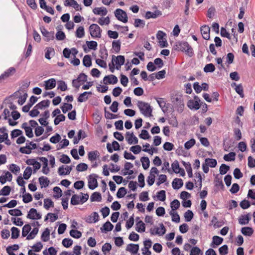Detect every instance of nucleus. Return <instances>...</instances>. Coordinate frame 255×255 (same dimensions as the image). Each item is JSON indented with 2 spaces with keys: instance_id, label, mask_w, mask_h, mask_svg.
Masks as SVG:
<instances>
[{
  "instance_id": "680f3d73",
  "label": "nucleus",
  "mask_w": 255,
  "mask_h": 255,
  "mask_svg": "<svg viewBox=\"0 0 255 255\" xmlns=\"http://www.w3.org/2000/svg\"><path fill=\"white\" fill-rule=\"evenodd\" d=\"M73 240L69 238H65L62 240V245L66 248H69L73 244Z\"/></svg>"
},
{
  "instance_id": "4c0bfd02",
  "label": "nucleus",
  "mask_w": 255,
  "mask_h": 255,
  "mask_svg": "<svg viewBox=\"0 0 255 255\" xmlns=\"http://www.w3.org/2000/svg\"><path fill=\"white\" fill-rule=\"evenodd\" d=\"M11 191V188L9 186H4L0 191V195L8 196Z\"/></svg>"
},
{
  "instance_id": "49530a36",
  "label": "nucleus",
  "mask_w": 255,
  "mask_h": 255,
  "mask_svg": "<svg viewBox=\"0 0 255 255\" xmlns=\"http://www.w3.org/2000/svg\"><path fill=\"white\" fill-rule=\"evenodd\" d=\"M85 35L84 28L83 26H79L76 31V36L77 37L81 38Z\"/></svg>"
},
{
  "instance_id": "6ab92c4d",
  "label": "nucleus",
  "mask_w": 255,
  "mask_h": 255,
  "mask_svg": "<svg viewBox=\"0 0 255 255\" xmlns=\"http://www.w3.org/2000/svg\"><path fill=\"white\" fill-rule=\"evenodd\" d=\"M139 250V246L138 244H129L127 248L126 251H128L132 254H136Z\"/></svg>"
},
{
  "instance_id": "69168bd1",
  "label": "nucleus",
  "mask_w": 255,
  "mask_h": 255,
  "mask_svg": "<svg viewBox=\"0 0 255 255\" xmlns=\"http://www.w3.org/2000/svg\"><path fill=\"white\" fill-rule=\"evenodd\" d=\"M240 206L243 209H247L251 206V203L248 200L244 199L240 202Z\"/></svg>"
},
{
  "instance_id": "bb28decb",
  "label": "nucleus",
  "mask_w": 255,
  "mask_h": 255,
  "mask_svg": "<svg viewBox=\"0 0 255 255\" xmlns=\"http://www.w3.org/2000/svg\"><path fill=\"white\" fill-rule=\"evenodd\" d=\"M91 202H100L102 200V196L100 193L98 192H94L90 197Z\"/></svg>"
},
{
  "instance_id": "37998d69",
  "label": "nucleus",
  "mask_w": 255,
  "mask_h": 255,
  "mask_svg": "<svg viewBox=\"0 0 255 255\" xmlns=\"http://www.w3.org/2000/svg\"><path fill=\"white\" fill-rule=\"evenodd\" d=\"M215 70V67L212 63L206 64L204 68V71L206 73L213 72Z\"/></svg>"
},
{
  "instance_id": "a18cd8bd",
  "label": "nucleus",
  "mask_w": 255,
  "mask_h": 255,
  "mask_svg": "<svg viewBox=\"0 0 255 255\" xmlns=\"http://www.w3.org/2000/svg\"><path fill=\"white\" fill-rule=\"evenodd\" d=\"M53 206L54 203L51 199L46 198L44 200V207L46 210H48L50 207H53Z\"/></svg>"
},
{
  "instance_id": "052dcab7",
  "label": "nucleus",
  "mask_w": 255,
  "mask_h": 255,
  "mask_svg": "<svg viewBox=\"0 0 255 255\" xmlns=\"http://www.w3.org/2000/svg\"><path fill=\"white\" fill-rule=\"evenodd\" d=\"M8 213L13 216H20L22 215V212L18 209H10L8 210Z\"/></svg>"
},
{
  "instance_id": "9d476101",
  "label": "nucleus",
  "mask_w": 255,
  "mask_h": 255,
  "mask_svg": "<svg viewBox=\"0 0 255 255\" xmlns=\"http://www.w3.org/2000/svg\"><path fill=\"white\" fill-rule=\"evenodd\" d=\"M126 139L129 144H137L138 141L137 138L134 135L133 133H130L129 131L126 132Z\"/></svg>"
},
{
  "instance_id": "c756f323",
  "label": "nucleus",
  "mask_w": 255,
  "mask_h": 255,
  "mask_svg": "<svg viewBox=\"0 0 255 255\" xmlns=\"http://www.w3.org/2000/svg\"><path fill=\"white\" fill-rule=\"evenodd\" d=\"M114 58H116V63L117 65H119V67H121V66L124 64L125 61V58L124 56L119 55L117 57H116L115 56L113 55L112 60H114Z\"/></svg>"
},
{
  "instance_id": "a878e982",
  "label": "nucleus",
  "mask_w": 255,
  "mask_h": 255,
  "mask_svg": "<svg viewBox=\"0 0 255 255\" xmlns=\"http://www.w3.org/2000/svg\"><path fill=\"white\" fill-rule=\"evenodd\" d=\"M50 101L48 100H43L35 106V108L42 109L43 108L48 107L50 105Z\"/></svg>"
},
{
  "instance_id": "58836bf2",
  "label": "nucleus",
  "mask_w": 255,
  "mask_h": 255,
  "mask_svg": "<svg viewBox=\"0 0 255 255\" xmlns=\"http://www.w3.org/2000/svg\"><path fill=\"white\" fill-rule=\"evenodd\" d=\"M127 193V189L125 187H122L119 189L116 195L118 198H122L126 195Z\"/></svg>"
},
{
  "instance_id": "f257e3e1",
  "label": "nucleus",
  "mask_w": 255,
  "mask_h": 255,
  "mask_svg": "<svg viewBox=\"0 0 255 255\" xmlns=\"http://www.w3.org/2000/svg\"><path fill=\"white\" fill-rule=\"evenodd\" d=\"M173 48L175 50L185 52L190 57H192L194 54L192 48L186 41H181L176 42L174 45Z\"/></svg>"
},
{
  "instance_id": "6e6552de",
  "label": "nucleus",
  "mask_w": 255,
  "mask_h": 255,
  "mask_svg": "<svg viewBox=\"0 0 255 255\" xmlns=\"http://www.w3.org/2000/svg\"><path fill=\"white\" fill-rule=\"evenodd\" d=\"M40 29L42 34L45 37V41H49L50 40L54 39V31L49 32L43 26L40 27Z\"/></svg>"
},
{
  "instance_id": "ea45409f",
  "label": "nucleus",
  "mask_w": 255,
  "mask_h": 255,
  "mask_svg": "<svg viewBox=\"0 0 255 255\" xmlns=\"http://www.w3.org/2000/svg\"><path fill=\"white\" fill-rule=\"evenodd\" d=\"M11 238L12 239H17L19 236L20 230L15 227H13L11 229Z\"/></svg>"
},
{
  "instance_id": "603ef678",
  "label": "nucleus",
  "mask_w": 255,
  "mask_h": 255,
  "mask_svg": "<svg viewBox=\"0 0 255 255\" xmlns=\"http://www.w3.org/2000/svg\"><path fill=\"white\" fill-rule=\"evenodd\" d=\"M60 108L62 110V112L64 114H66L67 112L72 110L73 106L71 104L64 103L63 106H62Z\"/></svg>"
},
{
  "instance_id": "4468645a",
  "label": "nucleus",
  "mask_w": 255,
  "mask_h": 255,
  "mask_svg": "<svg viewBox=\"0 0 255 255\" xmlns=\"http://www.w3.org/2000/svg\"><path fill=\"white\" fill-rule=\"evenodd\" d=\"M251 217L250 213L246 215H242L239 218V223L240 225H247L251 220Z\"/></svg>"
},
{
  "instance_id": "f704fd0d",
  "label": "nucleus",
  "mask_w": 255,
  "mask_h": 255,
  "mask_svg": "<svg viewBox=\"0 0 255 255\" xmlns=\"http://www.w3.org/2000/svg\"><path fill=\"white\" fill-rule=\"evenodd\" d=\"M49 236L50 231L48 228H46L41 235V239L43 242H47L49 239Z\"/></svg>"
},
{
  "instance_id": "bf43d9fd",
  "label": "nucleus",
  "mask_w": 255,
  "mask_h": 255,
  "mask_svg": "<svg viewBox=\"0 0 255 255\" xmlns=\"http://www.w3.org/2000/svg\"><path fill=\"white\" fill-rule=\"evenodd\" d=\"M205 161L207 165L211 167H215L217 164V160L213 158H207Z\"/></svg>"
},
{
  "instance_id": "473e14b6",
  "label": "nucleus",
  "mask_w": 255,
  "mask_h": 255,
  "mask_svg": "<svg viewBox=\"0 0 255 255\" xmlns=\"http://www.w3.org/2000/svg\"><path fill=\"white\" fill-rule=\"evenodd\" d=\"M99 152L97 150L90 151L88 153V159L90 161H93L96 159V158L99 156Z\"/></svg>"
},
{
  "instance_id": "13d9d810",
  "label": "nucleus",
  "mask_w": 255,
  "mask_h": 255,
  "mask_svg": "<svg viewBox=\"0 0 255 255\" xmlns=\"http://www.w3.org/2000/svg\"><path fill=\"white\" fill-rule=\"evenodd\" d=\"M196 141L194 138H191L189 140L186 141L184 144L185 148L186 149H190L195 145Z\"/></svg>"
},
{
  "instance_id": "c9c22d12",
  "label": "nucleus",
  "mask_w": 255,
  "mask_h": 255,
  "mask_svg": "<svg viewBox=\"0 0 255 255\" xmlns=\"http://www.w3.org/2000/svg\"><path fill=\"white\" fill-rule=\"evenodd\" d=\"M236 155L235 152H231L224 156V159L227 161H234L235 159Z\"/></svg>"
},
{
  "instance_id": "774afa93",
  "label": "nucleus",
  "mask_w": 255,
  "mask_h": 255,
  "mask_svg": "<svg viewBox=\"0 0 255 255\" xmlns=\"http://www.w3.org/2000/svg\"><path fill=\"white\" fill-rule=\"evenodd\" d=\"M200 254L202 255L200 249L197 247H194L191 249L190 255H199Z\"/></svg>"
},
{
  "instance_id": "f03ea898",
  "label": "nucleus",
  "mask_w": 255,
  "mask_h": 255,
  "mask_svg": "<svg viewBox=\"0 0 255 255\" xmlns=\"http://www.w3.org/2000/svg\"><path fill=\"white\" fill-rule=\"evenodd\" d=\"M171 101L177 111L181 113L184 108V99L183 96L179 94L173 95L171 97Z\"/></svg>"
},
{
  "instance_id": "cd10ccee",
  "label": "nucleus",
  "mask_w": 255,
  "mask_h": 255,
  "mask_svg": "<svg viewBox=\"0 0 255 255\" xmlns=\"http://www.w3.org/2000/svg\"><path fill=\"white\" fill-rule=\"evenodd\" d=\"M135 230L138 232H144L145 230V225L141 220L137 222Z\"/></svg>"
},
{
  "instance_id": "0e129e2a",
  "label": "nucleus",
  "mask_w": 255,
  "mask_h": 255,
  "mask_svg": "<svg viewBox=\"0 0 255 255\" xmlns=\"http://www.w3.org/2000/svg\"><path fill=\"white\" fill-rule=\"evenodd\" d=\"M86 44L88 48L90 49L96 50L97 48L98 44L96 41H87Z\"/></svg>"
},
{
  "instance_id": "393cba45",
  "label": "nucleus",
  "mask_w": 255,
  "mask_h": 255,
  "mask_svg": "<svg viewBox=\"0 0 255 255\" xmlns=\"http://www.w3.org/2000/svg\"><path fill=\"white\" fill-rule=\"evenodd\" d=\"M241 232L245 236H251L254 233V230L251 227H246L242 228Z\"/></svg>"
},
{
  "instance_id": "2eb2a0df",
  "label": "nucleus",
  "mask_w": 255,
  "mask_h": 255,
  "mask_svg": "<svg viewBox=\"0 0 255 255\" xmlns=\"http://www.w3.org/2000/svg\"><path fill=\"white\" fill-rule=\"evenodd\" d=\"M188 107L191 110H197L200 109V104L197 101L190 100L187 102Z\"/></svg>"
},
{
  "instance_id": "72a5a7b5",
  "label": "nucleus",
  "mask_w": 255,
  "mask_h": 255,
  "mask_svg": "<svg viewBox=\"0 0 255 255\" xmlns=\"http://www.w3.org/2000/svg\"><path fill=\"white\" fill-rule=\"evenodd\" d=\"M70 203L73 205L81 204L80 196L77 194H74L71 199Z\"/></svg>"
},
{
  "instance_id": "a211bd4d",
  "label": "nucleus",
  "mask_w": 255,
  "mask_h": 255,
  "mask_svg": "<svg viewBox=\"0 0 255 255\" xmlns=\"http://www.w3.org/2000/svg\"><path fill=\"white\" fill-rule=\"evenodd\" d=\"M93 12L97 15L105 16L107 14L108 11L105 7H95L93 9Z\"/></svg>"
},
{
  "instance_id": "3c124183",
  "label": "nucleus",
  "mask_w": 255,
  "mask_h": 255,
  "mask_svg": "<svg viewBox=\"0 0 255 255\" xmlns=\"http://www.w3.org/2000/svg\"><path fill=\"white\" fill-rule=\"evenodd\" d=\"M65 116L63 114H60L56 116L54 120V123L55 126L58 125L60 122H63L65 120Z\"/></svg>"
},
{
  "instance_id": "423d86ee",
  "label": "nucleus",
  "mask_w": 255,
  "mask_h": 255,
  "mask_svg": "<svg viewBox=\"0 0 255 255\" xmlns=\"http://www.w3.org/2000/svg\"><path fill=\"white\" fill-rule=\"evenodd\" d=\"M115 15L117 18L124 23L128 22V17L127 13L120 8H118L115 11Z\"/></svg>"
},
{
  "instance_id": "39448f33",
  "label": "nucleus",
  "mask_w": 255,
  "mask_h": 255,
  "mask_svg": "<svg viewBox=\"0 0 255 255\" xmlns=\"http://www.w3.org/2000/svg\"><path fill=\"white\" fill-rule=\"evenodd\" d=\"M98 177V175L96 174H92L88 177V185L90 189L94 190L98 187V182L97 178Z\"/></svg>"
},
{
  "instance_id": "20e7f679",
  "label": "nucleus",
  "mask_w": 255,
  "mask_h": 255,
  "mask_svg": "<svg viewBox=\"0 0 255 255\" xmlns=\"http://www.w3.org/2000/svg\"><path fill=\"white\" fill-rule=\"evenodd\" d=\"M91 36L93 37L100 38L102 30L97 24H92L89 28Z\"/></svg>"
},
{
  "instance_id": "f3484780",
  "label": "nucleus",
  "mask_w": 255,
  "mask_h": 255,
  "mask_svg": "<svg viewBox=\"0 0 255 255\" xmlns=\"http://www.w3.org/2000/svg\"><path fill=\"white\" fill-rule=\"evenodd\" d=\"M45 90H49L54 88L56 86V81L54 79L51 78L44 82Z\"/></svg>"
},
{
  "instance_id": "6e6d98bb",
  "label": "nucleus",
  "mask_w": 255,
  "mask_h": 255,
  "mask_svg": "<svg viewBox=\"0 0 255 255\" xmlns=\"http://www.w3.org/2000/svg\"><path fill=\"white\" fill-rule=\"evenodd\" d=\"M156 197L160 201H164L166 199L165 191L164 190H160L156 194Z\"/></svg>"
},
{
  "instance_id": "2f4dec72",
  "label": "nucleus",
  "mask_w": 255,
  "mask_h": 255,
  "mask_svg": "<svg viewBox=\"0 0 255 255\" xmlns=\"http://www.w3.org/2000/svg\"><path fill=\"white\" fill-rule=\"evenodd\" d=\"M83 65L86 67H90L92 65L91 56L89 55H86L83 59Z\"/></svg>"
},
{
  "instance_id": "f8f14e48",
  "label": "nucleus",
  "mask_w": 255,
  "mask_h": 255,
  "mask_svg": "<svg viewBox=\"0 0 255 255\" xmlns=\"http://www.w3.org/2000/svg\"><path fill=\"white\" fill-rule=\"evenodd\" d=\"M210 28L207 25H204L201 27V33L202 37L206 40L210 39Z\"/></svg>"
},
{
  "instance_id": "5fc2aeb1",
  "label": "nucleus",
  "mask_w": 255,
  "mask_h": 255,
  "mask_svg": "<svg viewBox=\"0 0 255 255\" xmlns=\"http://www.w3.org/2000/svg\"><path fill=\"white\" fill-rule=\"evenodd\" d=\"M230 169V166L225 164H222L220 167V173L222 175L225 174Z\"/></svg>"
},
{
  "instance_id": "338daca9",
  "label": "nucleus",
  "mask_w": 255,
  "mask_h": 255,
  "mask_svg": "<svg viewBox=\"0 0 255 255\" xmlns=\"http://www.w3.org/2000/svg\"><path fill=\"white\" fill-rule=\"evenodd\" d=\"M220 255H226L228 253V247L226 245H224L219 249Z\"/></svg>"
},
{
  "instance_id": "79ce46f5",
  "label": "nucleus",
  "mask_w": 255,
  "mask_h": 255,
  "mask_svg": "<svg viewBox=\"0 0 255 255\" xmlns=\"http://www.w3.org/2000/svg\"><path fill=\"white\" fill-rule=\"evenodd\" d=\"M184 216L186 222H190L193 219L194 214L191 210H188L184 213Z\"/></svg>"
},
{
  "instance_id": "de8ad7c7",
  "label": "nucleus",
  "mask_w": 255,
  "mask_h": 255,
  "mask_svg": "<svg viewBox=\"0 0 255 255\" xmlns=\"http://www.w3.org/2000/svg\"><path fill=\"white\" fill-rule=\"evenodd\" d=\"M32 174V168L30 167H27L23 173V178L25 180L28 179Z\"/></svg>"
},
{
  "instance_id": "9b49d317",
  "label": "nucleus",
  "mask_w": 255,
  "mask_h": 255,
  "mask_svg": "<svg viewBox=\"0 0 255 255\" xmlns=\"http://www.w3.org/2000/svg\"><path fill=\"white\" fill-rule=\"evenodd\" d=\"M118 81L117 77L114 75H110L105 76L103 82L105 84H115Z\"/></svg>"
},
{
  "instance_id": "ddd939ff",
  "label": "nucleus",
  "mask_w": 255,
  "mask_h": 255,
  "mask_svg": "<svg viewBox=\"0 0 255 255\" xmlns=\"http://www.w3.org/2000/svg\"><path fill=\"white\" fill-rule=\"evenodd\" d=\"M72 169L71 166H67L66 168H64V166H60L58 169V173L59 175H65L70 174Z\"/></svg>"
},
{
  "instance_id": "e433bc0d",
  "label": "nucleus",
  "mask_w": 255,
  "mask_h": 255,
  "mask_svg": "<svg viewBox=\"0 0 255 255\" xmlns=\"http://www.w3.org/2000/svg\"><path fill=\"white\" fill-rule=\"evenodd\" d=\"M159 226L160 227V231H159V228L157 227L155 228L156 230L155 234L159 236H162L165 233L166 229L162 223L160 224Z\"/></svg>"
},
{
  "instance_id": "5701e85b",
  "label": "nucleus",
  "mask_w": 255,
  "mask_h": 255,
  "mask_svg": "<svg viewBox=\"0 0 255 255\" xmlns=\"http://www.w3.org/2000/svg\"><path fill=\"white\" fill-rule=\"evenodd\" d=\"M91 92H84V93L80 94L77 100L78 102L82 103L86 101L88 99V95H92Z\"/></svg>"
},
{
  "instance_id": "412c9836",
  "label": "nucleus",
  "mask_w": 255,
  "mask_h": 255,
  "mask_svg": "<svg viewBox=\"0 0 255 255\" xmlns=\"http://www.w3.org/2000/svg\"><path fill=\"white\" fill-rule=\"evenodd\" d=\"M223 242V239L220 237L215 236L213 237V241L211 244V247L215 248L216 247L215 246H219L221 245Z\"/></svg>"
},
{
  "instance_id": "8fccbe9b",
  "label": "nucleus",
  "mask_w": 255,
  "mask_h": 255,
  "mask_svg": "<svg viewBox=\"0 0 255 255\" xmlns=\"http://www.w3.org/2000/svg\"><path fill=\"white\" fill-rule=\"evenodd\" d=\"M112 47L117 53L119 52L121 50L120 41L119 40L113 41L112 42Z\"/></svg>"
},
{
  "instance_id": "864d4df0",
  "label": "nucleus",
  "mask_w": 255,
  "mask_h": 255,
  "mask_svg": "<svg viewBox=\"0 0 255 255\" xmlns=\"http://www.w3.org/2000/svg\"><path fill=\"white\" fill-rule=\"evenodd\" d=\"M39 229L38 228H34L33 229L32 231L30 232V233L27 235L26 237V240H32L34 238L35 236L37 234L38 232Z\"/></svg>"
},
{
  "instance_id": "4d7b16f0",
  "label": "nucleus",
  "mask_w": 255,
  "mask_h": 255,
  "mask_svg": "<svg viewBox=\"0 0 255 255\" xmlns=\"http://www.w3.org/2000/svg\"><path fill=\"white\" fill-rule=\"evenodd\" d=\"M105 111V117L107 119H116L118 118V116L117 115H115L111 113L109 111H107V108L105 107L104 108Z\"/></svg>"
},
{
  "instance_id": "aec40b11",
  "label": "nucleus",
  "mask_w": 255,
  "mask_h": 255,
  "mask_svg": "<svg viewBox=\"0 0 255 255\" xmlns=\"http://www.w3.org/2000/svg\"><path fill=\"white\" fill-rule=\"evenodd\" d=\"M161 12L158 10H156L153 12L148 11L146 12L145 17L146 19H149L150 18H155L158 16L161 15Z\"/></svg>"
},
{
  "instance_id": "a19ab883",
  "label": "nucleus",
  "mask_w": 255,
  "mask_h": 255,
  "mask_svg": "<svg viewBox=\"0 0 255 255\" xmlns=\"http://www.w3.org/2000/svg\"><path fill=\"white\" fill-rule=\"evenodd\" d=\"M46 51L45 54V57L47 59H50V56H53L55 53L54 49L52 47H48L46 48Z\"/></svg>"
},
{
  "instance_id": "4be33fe9",
  "label": "nucleus",
  "mask_w": 255,
  "mask_h": 255,
  "mask_svg": "<svg viewBox=\"0 0 255 255\" xmlns=\"http://www.w3.org/2000/svg\"><path fill=\"white\" fill-rule=\"evenodd\" d=\"M41 188L46 187L48 186L50 181L47 177L41 176L38 179Z\"/></svg>"
},
{
  "instance_id": "c85d7f7f",
  "label": "nucleus",
  "mask_w": 255,
  "mask_h": 255,
  "mask_svg": "<svg viewBox=\"0 0 255 255\" xmlns=\"http://www.w3.org/2000/svg\"><path fill=\"white\" fill-rule=\"evenodd\" d=\"M182 164L184 166L189 177L191 178L193 176V173H192V169L191 167V164L189 162H186L185 161L182 162Z\"/></svg>"
},
{
  "instance_id": "0eeeda50",
  "label": "nucleus",
  "mask_w": 255,
  "mask_h": 255,
  "mask_svg": "<svg viewBox=\"0 0 255 255\" xmlns=\"http://www.w3.org/2000/svg\"><path fill=\"white\" fill-rule=\"evenodd\" d=\"M16 72L14 67H10L0 76V83L2 81L12 76Z\"/></svg>"
},
{
  "instance_id": "09e8293b",
  "label": "nucleus",
  "mask_w": 255,
  "mask_h": 255,
  "mask_svg": "<svg viewBox=\"0 0 255 255\" xmlns=\"http://www.w3.org/2000/svg\"><path fill=\"white\" fill-rule=\"evenodd\" d=\"M70 235L71 237L76 239H79L82 236L81 232L77 230H71L70 231Z\"/></svg>"
},
{
  "instance_id": "e2e57ef3",
  "label": "nucleus",
  "mask_w": 255,
  "mask_h": 255,
  "mask_svg": "<svg viewBox=\"0 0 255 255\" xmlns=\"http://www.w3.org/2000/svg\"><path fill=\"white\" fill-rule=\"evenodd\" d=\"M134 25L135 27H142L143 28L145 25V21L140 19L136 18L134 20Z\"/></svg>"
},
{
  "instance_id": "7ed1b4c3",
  "label": "nucleus",
  "mask_w": 255,
  "mask_h": 255,
  "mask_svg": "<svg viewBox=\"0 0 255 255\" xmlns=\"http://www.w3.org/2000/svg\"><path fill=\"white\" fill-rule=\"evenodd\" d=\"M137 105L141 114L144 116L150 117L152 116V109L149 104L138 101Z\"/></svg>"
},
{
  "instance_id": "c03bdc74",
  "label": "nucleus",
  "mask_w": 255,
  "mask_h": 255,
  "mask_svg": "<svg viewBox=\"0 0 255 255\" xmlns=\"http://www.w3.org/2000/svg\"><path fill=\"white\" fill-rule=\"evenodd\" d=\"M31 229V228L29 224L25 225L22 228V236L23 237H26L28 235Z\"/></svg>"
},
{
  "instance_id": "1a4fd4ad",
  "label": "nucleus",
  "mask_w": 255,
  "mask_h": 255,
  "mask_svg": "<svg viewBox=\"0 0 255 255\" xmlns=\"http://www.w3.org/2000/svg\"><path fill=\"white\" fill-rule=\"evenodd\" d=\"M41 215L37 212V210L34 208H31L27 215V218L32 220H38L41 218Z\"/></svg>"
},
{
  "instance_id": "dca6fc26",
  "label": "nucleus",
  "mask_w": 255,
  "mask_h": 255,
  "mask_svg": "<svg viewBox=\"0 0 255 255\" xmlns=\"http://www.w3.org/2000/svg\"><path fill=\"white\" fill-rule=\"evenodd\" d=\"M183 185V181L182 179L175 178L172 182V186L174 189H179Z\"/></svg>"
},
{
  "instance_id": "7c9ffc66",
  "label": "nucleus",
  "mask_w": 255,
  "mask_h": 255,
  "mask_svg": "<svg viewBox=\"0 0 255 255\" xmlns=\"http://www.w3.org/2000/svg\"><path fill=\"white\" fill-rule=\"evenodd\" d=\"M140 161L144 169L146 170L149 167L150 161L148 157H142L140 158Z\"/></svg>"
},
{
  "instance_id": "b1692460",
  "label": "nucleus",
  "mask_w": 255,
  "mask_h": 255,
  "mask_svg": "<svg viewBox=\"0 0 255 255\" xmlns=\"http://www.w3.org/2000/svg\"><path fill=\"white\" fill-rule=\"evenodd\" d=\"M113 228L114 226L109 221H107L101 228V230L102 232H104V231L106 232L112 231Z\"/></svg>"
}]
</instances>
